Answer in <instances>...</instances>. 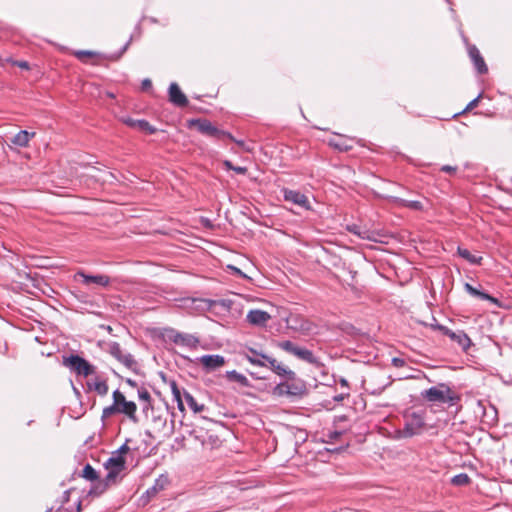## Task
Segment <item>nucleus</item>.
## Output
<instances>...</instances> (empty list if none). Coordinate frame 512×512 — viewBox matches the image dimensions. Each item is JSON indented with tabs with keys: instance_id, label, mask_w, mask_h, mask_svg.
Instances as JSON below:
<instances>
[{
	"instance_id": "1",
	"label": "nucleus",
	"mask_w": 512,
	"mask_h": 512,
	"mask_svg": "<svg viewBox=\"0 0 512 512\" xmlns=\"http://www.w3.org/2000/svg\"><path fill=\"white\" fill-rule=\"evenodd\" d=\"M107 475L100 482L91 486L88 496L98 497L102 495L110 486L117 484L118 477L126 468V460L123 456L112 453L111 457L104 463Z\"/></svg>"
},
{
	"instance_id": "2",
	"label": "nucleus",
	"mask_w": 512,
	"mask_h": 512,
	"mask_svg": "<svg viewBox=\"0 0 512 512\" xmlns=\"http://www.w3.org/2000/svg\"><path fill=\"white\" fill-rule=\"evenodd\" d=\"M113 403L103 409L101 419L105 420L116 414H123L128 417L132 422L137 423L138 418L136 415L137 405L133 401H128L125 395L118 389L113 394Z\"/></svg>"
},
{
	"instance_id": "3",
	"label": "nucleus",
	"mask_w": 512,
	"mask_h": 512,
	"mask_svg": "<svg viewBox=\"0 0 512 512\" xmlns=\"http://www.w3.org/2000/svg\"><path fill=\"white\" fill-rule=\"evenodd\" d=\"M421 397L432 403L456 405L460 401L458 395L447 383H439L421 392Z\"/></svg>"
},
{
	"instance_id": "4",
	"label": "nucleus",
	"mask_w": 512,
	"mask_h": 512,
	"mask_svg": "<svg viewBox=\"0 0 512 512\" xmlns=\"http://www.w3.org/2000/svg\"><path fill=\"white\" fill-rule=\"evenodd\" d=\"M62 364L79 376L87 377L96 372L95 366L77 354L64 355L62 357Z\"/></svg>"
},
{
	"instance_id": "5",
	"label": "nucleus",
	"mask_w": 512,
	"mask_h": 512,
	"mask_svg": "<svg viewBox=\"0 0 512 512\" xmlns=\"http://www.w3.org/2000/svg\"><path fill=\"white\" fill-rule=\"evenodd\" d=\"M187 125L189 128L197 129L199 132L207 136L221 138L227 135L225 132L220 131L213 126V124L207 119H191L187 121Z\"/></svg>"
},
{
	"instance_id": "6",
	"label": "nucleus",
	"mask_w": 512,
	"mask_h": 512,
	"mask_svg": "<svg viewBox=\"0 0 512 512\" xmlns=\"http://www.w3.org/2000/svg\"><path fill=\"white\" fill-rule=\"evenodd\" d=\"M108 352L117 359L120 363L125 365L128 369L132 371H136L137 369V361L134 359L133 355L130 353H123L120 344L117 342H112L109 344Z\"/></svg>"
},
{
	"instance_id": "7",
	"label": "nucleus",
	"mask_w": 512,
	"mask_h": 512,
	"mask_svg": "<svg viewBox=\"0 0 512 512\" xmlns=\"http://www.w3.org/2000/svg\"><path fill=\"white\" fill-rule=\"evenodd\" d=\"M424 425V416L420 413L412 412L406 416V421L403 428L404 436L411 437L418 434Z\"/></svg>"
},
{
	"instance_id": "8",
	"label": "nucleus",
	"mask_w": 512,
	"mask_h": 512,
	"mask_svg": "<svg viewBox=\"0 0 512 512\" xmlns=\"http://www.w3.org/2000/svg\"><path fill=\"white\" fill-rule=\"evenodd\" d=\"M165 336L177 345H182L190 348H195L199 340L193 335L180 333L173 328H169L165 330Z\"/></svg>"
},
{
	"instance_id": "9",
	"label": "nucleus",
	"mask_w": 512,
	"mask_h": 512,
	"mask_svg": "<svg viewBox=\"0 0 512 512\" xmlns=\"http://www.w3.org/2000/svg\"><path fill=\"white\" fill-rule=\"evenodd\" d=\"M439 332L447 336L452 342L457 343L464 352H467L472 346L470 337L463 330L452 331L449 328H439Z\"/></svg>"
},
{
	"instance_id": "10",
	"label": "nucleus",
	"mask_w": 512,
	"mask_h": 512,
	"mask_svg": "<svg viewBox=\"0 0 512 512\" xmlns=\"http://www.w3.org/2000/svg\"><path fill=\"white\" fill-rule=\"evenodd\" d=\"M288 328L298 331L302 334H310L314 330V324L299 315H292L287 319Z\"/></svg>"
},
{
	"instance_id": "11",
	"label": "nucleus",
	"mask_w": 512,
	"mask_h": 512,
	"mask_svg": "<svg viewBox=\"0 0 512 512\" xmlns=\"http://www.w3.org/2000/svg\"><path fill=\"white\" fill-rule=\"evenodd\" d=\"M282 193L285 201L292 202L305 210L311 209L310 202L305 194L288 188H283Z\"/></svg>"
},
{
	"instance_id": "12",
	"label": "nucleus",
	"mask_w": 512,
	"mask_h": 512,
	"mask_svg": "<svg viewBox=\"0 0 512 512\" xmlns=\"http://www.w3.org/2000/svg\"><path fill=\"white\" fill-rule=\"evenodd\" d=\"M262 358L266 361V367H269L277 375L289 380H293L295 378V372L277 362L275 358L270 356H262Z\"/></svg>"
},
{
	"instance_id": "13",
	"label": "nucleus",
	"mask_w": 512,
	"mask_h": 512,
	"mask_svg": "<svg viewBox=\"0 0 512 512\" xmlns=\"http://www.w3.org/2000/svg\"><path fill=\"white\" fill-rule=\"evenodd\" d=\"M207 372H211L225 365V358L221 355H203L198 359Z\"/></svg>"
},
{
	"instance_id": "14",
	"label": "nucleus",
	"mask_w": 512,
	"mask_h": 512,
	"mask_svg": "<svg viewBox=\"0 0 512 512\" xmlns=\"http://www.w3.org/2000/svg\"><path fill=\"white\" fill-rule=\"evenodd\" d=\"M468 55L471 58L476 70L479 74H486L488 67L484 61V58L480 54V51L475 45L469 44L467 47Z\"/></svg>"
},
{
	"instance_id": "15",
	"label": "nucleus",
	"mask_w": 512,
	"mask_h": 512,
	"mask_svg": "<svg viewBox=\"0 0 512 512\" xmlns=\"http://www.w3.org/2000/svg\"><path fill=\"white\" fill-rule=\"evenodd\" d=\"M75 279L77 277H81L82 281L85 285H89L91 283L97 284L102 287H106L110 284V277L107 275L99 274V275H87L83 271H78L75 274Z\"/></svg>"
},
{
	"instance_id": "16",
	"label": "nucleus",
	"mask_w": 512,
	"mask_h": 512,
	"mask_svg": "<svg viewBox=\"0 0 512 512\" xmlns=\"http://www.w3.org/2000/svg\"><path fill=\"white\" fill-rule=\"evenodd\" d=\"M169 100L178 107H184L188 104L186 95L176 83H172L169 87Z\"/></svg>"
},
{
	"instance_id": "17",
	"label": "nucleus",
	"mask_w": 512,
	"mask_h": 512,
	"mask_svg": "<svg viewBox=\"0 0 512 512\" xmlns=\"http://www.w3.org/2000/svg\"><path fill=\"white\" fill-rule=\"evenodd\" d=\"M122 122L127 126L142 131L146 134H154L157 130L146 120H136L130 117L123 118Z\"/></svg>"
},
{
	"instance_id": "18",
	"label": "nucleus",
	"mask_w": 512,
	"mask_h": 512,
	"mask_svg": "<svg viewBox=\"0 0 512 512\" xmlns=\"http://www.w3.org/2000/svg\"><path fill=\"white\" fill-rule=\"evenodd\" d=\"M271 316L269 313L263 310L255 309L251 310L247 314V321L252 325L264 326Z\"/></svg>"
},
{
	"instance_id": "19",
	"label": "nucleus",
	"mask_w": 512,
	"mask_h": 512,
	"mask_svg": "<svg viewBox=\"0 0 512 512\" xmlns=\"http://www.w3.org/2000/svg\"><path fill=\"white\" fill-rule=\"evenodd\" d=\"M294 356L318 368L324 366L323 363L314 356L312 351L306 348L297 346Z\"/></svg>"
},
{
	"instance_id": "20",
	"label": "nucleus",
	"mask_w": 512,
	"mask_h": 512,
	"mask_svg": "<svg viewBox=\"0 0 512 512\" xmlns=\"http://www.w3.org/2000/svg\"><path fill=\"white\" fill-rule=\"evenodd\" d=\"M243 356L247 359L252 365L259 367H266V361L262 358V356H267L254 348L248 347L246 352H243Z\"/></svg>"
},
{
	"instance_id": "21",
	"label": "nucleus",
	"mask_w": 512,
	"mask_h": 512,
	"mask_svg": "<svg viewBox=\"0 0 512 512\" xmlns=\"http://www.w3.org/2000/svg\"><path fill=\"white\" fill-rule=\"evenodd\" d=\"M353 140L336 134L329 140V145L339 151H348L352 148Z\"/></svg>"
},
{
	"instance_id": "22",
	"label": "nucleus",
	"mask_w": 512,
	"mask_h": 512,
	"mask_svg": "<svg viewBox=\"0 0 512 512\" xmlns=\"http://www.w3.org/2000/svg\"><path fill=\"white\" fill-rule=\"evenodd\" d=\"M36 133L34 131H27V130H21L18 133H16L11 139V143L20 146V147H26L28 146L30 140L34 138Z\"/></svg>"
},
{
	"instance_id": "23",
	"label": "nucleus",
	"mask_w": 512,
	"mask_h": 512,
	"mask_svg": "<svg viewBox=\"0 0 512 512\" xmlns=\"http://www.w3.org/2000/svg\"><path fill=\"white\" fill-rule=\"evenodd\" d=\"M87 386L89 390H94L100 396H106L108 394L109 387L106 380L96 378L93 382L88 381Z\"/></svg>"
},
{
	"instance_id": "24",
	"label": "nucleus",
	"mask_w": 512,
	"mask_h": 512,
	"mask_svg": "<svg viewBox=\"0 0 512 512\" xmlns=\"http://www.w3.org/2000/svg\"><path fill=\"white\" fill-rule=\"evenodd\" d=\"M274 393L277 395L297 396L302 393V387H295V390H290L289 383L283 382V383H279L274 388Z\"/></svg>"
},
{
	"instance_id": "25",
	"label": "nucleus",
	"mask_w": 512,
	"mask_h": 512,
	"mask_svg": "<svg viewBox=\"0 0 512 512\" xmlns=\"http://www.w3.org/2000/svg\"><path fill=\"white\" fill-rule=\"evenodd\" d=\"M80 476L82 478L92 482V486L95 483H98L102 480V479H100L98 472L90 464H86L84 466Z\"/></svg>"
},
{
	"instance_id": "26",
	"label": "nucleus",
	"mask_w": 512,
	"mask_h": 512,
	"mask_svg": "<svg viewBox=\"0 0 512 512\" xmlns=\"http://www.w3.org/2000/svg\"><path fill=\"white\" fill-rule=\"evenodd\" d=\"M225 377L232 382H237L243 387H250V382L243 374L236 370L227 371Z\"/></svg>"
},
{
	"instance_id": "27",
	"label": "nucleus",
	"mask_w": 512,
	"mask_h": 512,
	"mask_svg": "<svg viewBox=\"0 0 512 512\" xmlns=\"http://www.w3.org/2000/svg\"><path fill=\"white\" fill-rule=\"evenodd\" d=\"M183 397H184L186 403L188 404V406L190 407V409L194 413H200L205 410V408H206L205 405L198 404V402L195 400V398L188 391L184 390Z\"/></svg>"
},
{
	"instance_id": "28",
	"label": "nucleus",
	"mask_w": 512,
	"mask_h": 512,
	"mask_svg": "<svg viewBox=\"0 0 512 512\" xmlns=\"http://www.w3.org/2000/svg\"><path fill=\"white\" fill-rule=\"evenodd\" d=\"M73 55L83 63H89L99 56L97 52L89 50H77L73 52Z\"/></svg>"
},
{
	"instance_id": "29",
	"label": "nucleus",
	"mask_w": 512,
	"mask_h": 512,
	"mask_svg": "<svg viewBox=\"0 0 512 512\" xmlns=\"http://www.w3.org/2000/svg\"><path fill=\"white\" fill-rule=\"evenodd\" d=\"M138 397L141 401L144 402L143 412H147L149 408H152V397L149 391L144 387L138 388Z\"/></svg>"
},
{
	"instance_id": "30",
	"label": "nucleus",
	"mask_w": 512,
	"mask_h": 512,
	"mask_svg": "<svg viewBox=\"0 0 512 512\" xmlns=\"http://www.w3.org/2000/svg\"><path fill=\"white\" fill-rule=\"evenodd\" d=\"M458 255L465 260H467L471 264H481L482 257L473 255L468 249L458 247Z\"/></svg>"
},
{
	"instance_id": "31",
	"label": "nucleus",
	"mask_w": 512,
	"mask_h": 512,
	"mask_svg": "<svg viewBox=\"0 0 512 512\" xmlns=\"http://www.w3.org/2000/svg\"><path fill=\"white\" fill-rule=\"evenodd\" d=\"M347 230L350 233L357 235L361 239H368V240L371 239L370 235H369V231L362 228L361 226H359L357 224L348 225Z\"/></svg>"
},
{
	"instance_id": "32",
	"label": "nucleus",
	"mask_w": 512,
	"mask_h": 512,
	"mask_svg": "<svg viewBox=\"0 0 512 512\" xmlns=\"http://www.w3.org/2000/svg\"><path fill=\"white\" fill-rule=\"evenodd\" d=\"M276 346L278 348H280L281 350H283V351H285V352H287L289 354H292V355L295 354V351H296V348H297V345L294 344L292 341H289V340L277 342Z\"/></svg>"
},
{
	"instance_id": "33",
	"label": "nucleus",
	"mask_w": 512,
	"mask_h": 512,
	"mask_svg": "<svg viewBox=\"0 0 512 512\" xmlns=\"http://www.w3.org/2000/svg\"><path fill=\"white\" fill-rule=\"evenodd\" d=\"M470 477L466 473L455 475L451 479V483L456 486H464L470 483Z\"/></svg>"
},
{
	"instance_id": "34",
	"label": "nucleus",
	"mask_w": 512,
	"mask_h": 512,
	"mask_svg": "<svg viewBox=\"0 0 512 512\" xmlns=\"http://www.w3.org/2000/svg\"><path fill=\"white\" fill-rule=\"evenodd\" d=\"M393 200L395 202H400L403 206L405 207H409V208H412V209H421L422 208V204L419 202V201H406V200H402V199H399V198H393Z\"/></svg>"
},
{
	"instance_id": "35",
	"label": "nucleus",
	"mask_w": 512,
	"mask_h": 512,
	"mask_svg": "<svg viewBox=\"0 0 512 512\" xmlns=\"http://www.w3.org/2000/svg\"><path fill=\"white\" fill-rule=\"evenodd\" d=\"M223 165L226 170H233L238 174H245L247 172L246 167L234 165L233 162H223Z\"/></svg>"
},
{
	"instance_id": "36",
	"label": "nucleus",
	"mask_w": 512,
	"mask_h": 512,
	"mask_svg": "<svg viewBox=\"0 0 512 512\" xmlns=\"http://www.w3.org/2000/svg\"><path fill=\"white\" fill-rule=\"evenodd\" d=\"M464 288H465V291H466L467 293H469L471 296H473V297H475V298H477V297L479 296L480 292H481V290H480V289H478V288H476V287L472 286V285H471V284H469V283H465Z\"/></svg>"
},
{
	"instance_id": "37",
	"label": "nucleus",
	"mask_w": 512,
	"mask_h": 512,
	"mask_svg": "<svg viewBox=\"0 0 512 512\" xmlns=\"http://www.w3.org/2000/svg\"><path fill=\"white\" fill-rule=\"evenodd\" d=\"M477 298H479L481 300L490 301L491 303L496 304V305L499 304V300L497 298L491 296L490 294H488V293H486L484 291H481Z\"/></svg>"
},
{
	"instance_id": "38",
	"label": "nucleus",
	"mask_w": 512,
	"mask_h": 512,
	"mask_svg": "<svg viewBox=\"0 0 512 512\" xmlns=\"http://www.w3.org/2000/svg\"><path fill=\"white\" fill-rule=\"evenodd\" d=\"M170 387H171L173 398H179V396L183 395V393L180 391V389L175 381H171Z\"/></svg>"
},
{
	"instance_id": "39",
	"label": "nucleus",
	"mask_w": 512,
	"mask_h": 512,
	"mask_svg": "<svg viewBox=\"0 0 512 512\" xmlns=\"http://www.w3.org/2000/svg\"><path fill=\"white\" fill-rule=\"evenodd\" d=\"M6 61L7 62H11L13 65L18 66L21 69H25V70H29L30 69V65H29V63L27 61H13L11 59H7Z\"/></svg>"
},
{
	"instance_id": "40",
	"label": "nucleus",
	"mask_w": 512,
	"mask_h": 512,
	"mask_svg": "<svg viewBox=\"0 0 512 512\" xmlns=\"http://www.w3.org/2000/svg\"><path fill=\"white\" fill-rule=\"evenodd\" d=\"M479 99H480V96H478L477 98H475L472 101H470L468 103V105L466 106V108L463 110V113L468 112V111L474 109L478 105Z\"/></svg>"
},
{
	"instance_id": "41",
	"label": "nucleus",
	"mask_w": 512,
	"mask_h": 512,
	"mask_svg": "<svg viewBox=\"0 0 512 512\" xmlns=\"http://www.w3.org/2000/svg\"><path fill=\"white\" fill-rule=\"evenodd\" d=\"M130 448L128 447L127 443H124L118 450H116L114 453L115 455L123 456L129 452Z\"/></svg>"
},
{
	"instance_id": "42",
	"label": "nucleus",
	"mask_w": 512,
	"mask_h": 512,
	"mask_svg": "<svg viewBox=\"0 0 512 512\" xmlns=\"http://www.w3.org/2000/svg\"><path fill=\"white\" fill-rule=\"evenodd\" d=\"M392 364H393V366H395L397 368H401V367L405 366L406 362L402 358L395 357L392 359Z\"/></svg>"
},
{
	"instance_id": "43",
	"label": "nucleus",
	"mask_w": 512,
	"mask_h": 512,
	"mask_svg": "<svg viewBox=\"0 0 512 512\" xmlns=\"http://www.w3.org/2000/svg\"><path fill=\"white\" fill-rule=\"evenodd\" d=\"M159 482H160V479H158V480L156 481V484H155L151 489H149V490L147 491V493H148L149 495H151V494H155V493L157 492V490H158V488H157L158 486H159V488H160V489H162V488H163V485H160V483H159Z\"/></svg>"
},
{
	"instance_id": "44",
	"label": "nucleus",
	"mask_w": 512,
	"mask_h": 512,
	"mask_svg": "<svg viewBox=\"0 0 512 512\" xmlns=\"http://www.w3.org/2000/svg\"><path fill=\"white\" fill-rule=\"evenodd\" d=\"M159 482H160V479H158V480L156 481V484H155L151 489H149V490L147 491V493H148L149 495H151V494H155V493L157 492V490H158V488H157L158 486H159V488H160V489H162V488H163V485H160V483H159Z\"/></svg>"
},
{
	"instance_id": "45",
	"label": "nucleus",
	"mask_w": 512,
	"mask_h": 512,
	"mask_svg": "<svg viewBox=\"0 0 512 512\" xmlns=\"http://www.w3.org/2000/svg\"><path fill=\"white\" fill-rule=\"evenodd\" d=\"M456 170H457V167L451 166V165H444L441 168V171L446 172V173H452V172H455Z\"/></svg>"
},
{
	"instance_id": "46",
	"label": "nucleus",
	"mask_w": 512,
	"mask_h": 512,
	"mask_svg": "<svg viewBox=\"0 0 512 512\" xmlns=\"http://www.w3.org/2000/svg\"><path fill=\"white\" fill-rule=\"evenodd\" d=\"M429 327L437 331H439V328H447L446 326L437 323L435 318H433V323L429 324Z\"/></svg>"
},
{
	"instance_id": "47",
	"label": "nucleus",
	"mask_w": 512,
	"mask_h": 512,
	"mask_svg": "<svg viewBox=\"0 0 512 512\" xmlns=\"http://www.w3.org/2000/svg\"><path fill=\"white\" fill-rule=\"evenodd\" d=\"M182 396L183 395L179 396V398H174V400L177 402V407L181 412H183L185 410Z\"/></svg>"
},
{
	"instance_id": "48",
	"label": "nucleus",
	"mask_w": 512,
	"mask_h": 512,
	"mask_svg": "<svg viewBox=\"0 0 512 512\" xmlns=\"http://www.w3.org/2000/svg\"><path fill=\"white\" fill-rule=\"evenodd\" d=\"M152 87V82L150 79H144L142 81V89L143 90H148Z\"/></svg>"
},
{
	"instance_id": "49",
	"label": "nucleus",
	"mask_w": 512,
	"mask_h": 512,
	"mask_svg": "<svg viewBox=\"0 0 512 512\" xmlns=\"http://www.w3.org/2000/svg\"><path fill=\"white\" fill-rule=\"evenodd\" d=\"M126 383L133 388H138V384L135 380L128 378L126 379Z\"/></svg>"
},
{
	"instance_id": "50",
	"label": "nucleus",
	"mask_w": 512,
	"mask_h": 512,
	"mask_svg": "<svg viewBox=\"0 0 512 512\" xmlns=\"http://www.w3.org/2000/svg\"><path fill=\"white\" fill-rule=\"evenodd\" d=\"M231 270L234 271L235 274H238V275H241V276H244V274L241 272L240 269H238L237 267H234V266H228Z\"/></svg>"
},
{
	"instance_id": "51",
	"label": "nucleus",
	"mask_w": 512,
	"mask_h": 512,
	"mask_svg": "<svg viewBox=\"0 0 512 512\" xmlns=\"http://www.w3.org/2000/svg\"><path fill=\"white\" fill-rule=\"evenodd\" d=\"M341 434H342L341 432H337V431H335V432L331 433V434L329 435V437H330L331 439H337L338 437H340V435H341Z\"/></svg>"
},
{
	"instance_id": "52",
	"label": "nucleus",
	"mask_w": 512,
	"mask_h": 512,
	"mask_svg": "<svg viewBox=\"0 0 512 512\" xmlns=\"http://www.w3.org/2000/svg\"><path fill=\"white\" fill-rule=\"evenodd\" d=\"M340 384L343 387H348V381L346 379H344V378L340 379Z\"/></svg>"
},
{
	"instance_id": "53",
	"label": "nucleus",
	"mask_w": 512,
	"mask_h": 512,
	"mask_svg": "<svg viewBox=\"0 0 512 512\" xmlns=\"http://www.w3.org/2000/svg\"><path fill=\"white\" fill-rule=\"evenodd\" d=\"M343 399H344L343 394L334 397V400H336V401H342Z\"/></svg>"
},
{
	"instance_id": "54",
	"label": "nucleus",
	"mask_w": 512,
	"mask_h": 512,
	"mask_svg": "<svg viewBox=\"0 0 512 512\" xmlns=\"http://www.w3.org/2000/svg\"><path fill=\"white\" fill-rule=\"evenodd\" d=\"M76 511H77V512H81V511H82L81 501H79V502H78V504H77V508H76Z\"/></svg>"
},
{
	"instance_id": "55",
	"label": "nucleus",
	"mask_w": 512,
	"mask_h": 512,
	"mask_svg": "<svg viewBox=\"0 0 512 512\" xmlns=\"http://www.w3.org/2000/svg\"><path fill=\"white\" fill-rule=\"evenodd\" d=\"M289 387H290V390H295V387H300V386L296 385V384H290L289 383Z\"/></svg>"
},
{
	"instance_id": "56",
	"label": "nucleus",
	"mask_w": 512,
	"mask_h": 512,
	"mask_svg": "<svg viewBox=\"0 0 512 512\" xmlns=\"http://www.w3.org/2000/svg\"><path fill=\"white\" fill-rule=\"evenodd\" d=\"M250 375H251L253 378H256V379H260V378H261V377L256 376V375H255V373H253V372H250Z\"/></svg>"
},
{
	"instance_id": "57",
	"label": "nucleus",
	"mask_w": 512,
	"mask_h": 512,
	"mask_svg": "<svg viewBox=\"0 0 512 512\" xmlns=\"http://www.w3.org/2000/svg\"><path fill=\"white\" fill-rule=\"evenodd\" d=\"M46 512H52V509H48Z\"/></svg>"
},
{
	"instance_id": "58",
	"label": "nucleus",
	"mask_w": 512,
	"mask_h": 512,
	"mask_svg": "<svg viewBox=\"0 0 512 512\" xmlns=\"http://www.w3.org/2000/svg\"><path fill=\"white\" fill-rule=\"evenodd\" d=\"M511 182H512V177H511Z\"/></svg>"
}]
</instances>
